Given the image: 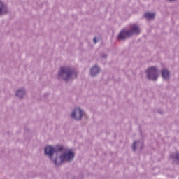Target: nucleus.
<instances>
[{"label":"nucleus","instance_id":"2","mask_svg":"<svg viewBox=\"0 0 179 179\" xmlns=\"http://www.w3.org/2000/svg\"><path fill=\"white\" fill-rule=\"evenodd\" d=\"M75 159V152L72 150H64L59 152L55 166H61L62 163H70Z\"/></svg>","mask_w":179,"mask_h":179},{"label":"nucleus","instance_id":"13","mask_svg":"<svg viewBox=\"0 0 179 179\" xmlns=\"http://www.w3.org/2000/svg\"><path fill=\"white\" fill-rule=\"evenodd\" d=\"M172 159L175 163L179 164V153L173 155Z\"/></svg>","mask_w":179,"mask_h":179},{"label":"nucleus","instance_id":"12","mask_svg":"<svg viewBox=\"0 0 179 179\" xmlns=\"http://www.w3.org/2000/svg\"><path fill=\"white\" fill-rule=\"evenodd\" d=\"M155 14L154 13H145V17L148 19V20H150L152 19H155Z\"/></svg>","mask_w":179,"mask_h":179},{"label":"nucleus","instance_id":"15","mask_svg":"<svg viewBox=\"0 0 179 179\" xmlns=\"http://www.w3.org/2000/svg\"><path fill=\"white\" fill-rule=\"evenodd\" d=\"M102 57H103V58H107V55H103Z\"/></svg>","mask_w":179,"mask_h":179},{"label":"nucleus","instance_id":"11","mask_svg":"<svg viewBox=\"0 0 179 179\" xmlns=\"http://www.w3.org/2000/svg\"><path fill=\"white\" fill-rule=\"evenodd\" d=\"M142 146H143V143L138 141H135L133 143V150L135 151L138 148H140V149H142Z\"/></svg>","mask_w":179,"mask_h":179},{"label":"nucleus","instance_id":"9","mask_svg":"<svg viewBox=\"0 0 179 179\" xmlns=\"http://www.w3.org/2000/svg\"><path fill=\"white\" fill-rule=\"evenodd\" d=\"M100 73V67L97 65L93 66L90 69V75L91 76H97Z\"/></svg>","mask_w":179,"mask_h":179},{"label":"nucleus","instance_id":"14","mask_svg":"<svg viewBox=\"0 0 179 179\" xmlns=\"http://www.w3.org/2000/svg\"><path fill=\"white\" fill-rule=\"evenodd\" d=\"M97 41H99L97 40V38H94V43L96 44V43H97Z\"/></svg>","mask_w":179,"mask_h":179},{"label":"nucleus","instance_id":"4","mask_svg":"<svg viewBox=\"0 0 179 179\" xmlns=\"http://www.w3.org/2000/svg\"><path fill=\"white\" fill-rule=\"evenodd\" d=\"M141 34V27L137 24H134L130 26L129 30H122L119 34V40H125L127 37L131 36H138Z\"/></svg>","mask_w":179,"mask_h":179},{"label":"nucleus","instance_id":"1","mask_svg":"<svg viewBox=\"0 0 179 179\" xmlns=\"http://www.w3.org/2000/svg\"><path fill=\"white\" fill-rule=\"evenodd\" d=\"M57 76L59 79L63 80H71V79H75L78 76V71L73 68L69 66H64L60 68Z\"/></svg>","mask_w":179,"mask_h":179},{"label":"nucleus","instance_id":"3","mask_svg":"<svg viewBox=\"0 0 179 179\" xmlns=\"http://www.w3.org/2000/svg\"><path fill=\"white\" fill-rule=\"evenodd\" d=\"M62 150H64V145H48L45 148V155L48 156L49 159L52 160L54 164H56L58 155Z\"/></svg>","mask_w":179,"mask_h":179},{"label":"nucleus","instance_id":"6","mask_svg":"<svg viewBox=\"0 0 179 179\" xmlns=\"http://www.w3.org/2000/svg\"><path fill=\"white\" fill-rule=\"evenodd\" d=\"M83 115H85V111H83V110L80 107L76 108L71 114V118H73V120H76V121H80L83 117Z\"/></svg>","mask_w":179,"mask_h":179},{"label":"nucleus","instance_id":"10","mask_svg":"<svg viewBox=\"0 0 179 179\" xmlns=\"http://www.w3.org/2000/svg\"><path fill=\"white\" fill-rule=\"evenodd\" d=\"M162 76L164 80H169L170 79V71L167 69H162Z\"/></svg>","mask_w":179,"mask_h":179},{"label":"nucleus","instance_id":"5","mask_svg":"<svg viewBox=\"0 0 179 179\" xmlns=\"http://www.w3.org/2000/svg\"><path fill=\"white\" fill-rule=\"evenodd\" d=\"M146 75L148 79L150 80H157V78H159L157 67L151 66L146 71Z\"/></svg>","mask_w":179,"mask_h":179},{"label":"nucleus","instance_id":"16","mask_svg":"<svg viewBox=\"0 0 179 179\" xmlns=\"http://www.w3.org/2000/svg\"><path fill=\"white\" fill-rule=\"evenodd\" d=\"M170 2H173V1H176V0H169Z\"/></svg>","mask_w":179,"mask_h":179},{"label":"nucleus","instance_id":"7","mask_svg":"<svg viewBox=\"0 0 179 179\" xmlns=\"http://www.w3.org/2000/svg\"><path fill=\"white\" fill-rule=\"evenodd\" d=\"M27 91L24 87L19 88L15 92V96L18 97V99H23L26 96V93Z\"/></svg>","mask_w":179,"mask_h":179},{"label":"nucleus","instance_id":"8","mask_svg":"<svg viewBox=\"0 0 179 179\" xmlns=\"http://www.w3.org/2000/svg\"><path fill=\"white\" fill-rule=\"evenodd\" d=\"M6 13H8V6L0 0V16H3Z\"/></svg>","mask_w":179,"mask_h":179}]
</instances>
